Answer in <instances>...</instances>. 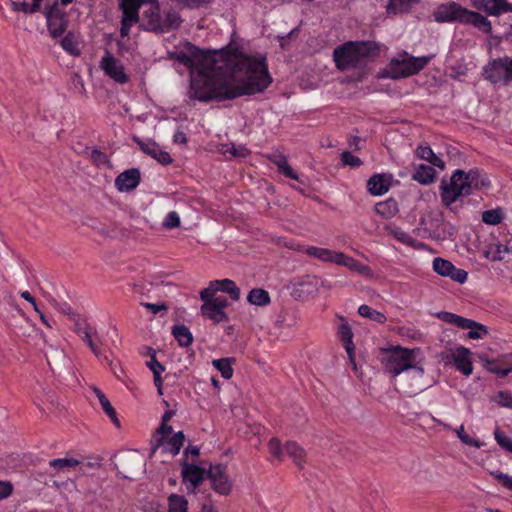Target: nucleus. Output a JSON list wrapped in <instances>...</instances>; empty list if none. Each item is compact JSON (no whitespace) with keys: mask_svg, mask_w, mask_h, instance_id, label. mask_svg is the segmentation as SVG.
I'll list each match as a JSON object with an SVG mask.
<instances>
[{"mask_svg":"<svg viewBox=\"0 0 512 512\" xmlns=\"http://www.w3.org/2000/svg\"><path fill=\"white\" fill-rule=\"evenodd\" d=\"M168 57L187 68H199L188 90L191 100L221 102L264 91L272 79L265 59L239 52L214 51L205 54L187 42L168 52Z\"/></svg>","mask_w":512,"mask_h":512,"instance_id":"obj_1","label":"nucleus"},{"mask_svg":"<svg viewBox=\"0 0 512 512\" xmlns=\"http://www.w3.org/2000/svg\"><path fill=\"white\" fill-rule=\"evenodd\" d=\"M418 353L416 349L399 346L383 351L382 363L385 370L394 376L404 373L400 384L406 392L421 391L426 387L423 381L424 369L420 366V360L417 359Z\"/></svg>","mask_w":512,"mask_h":512,"instance_id":"obj_2","label":"nucleus"},{"mask_svg":"<svg viewBox=\"0 0 512 512\" xmlns=\"http://www.w3.org/2000/svg\"><path fill=\"white\" fill-rule=\"evenodd\" d=\"M490 186V181L485 174L478 169L469 172L457 169L449 180L442 179L439 186L441 203L453 213H458L462 208V197L468 196L473 190H479Z\"/></svg>","mask_w":512,"mask_h":512,"instance_id":"obj_3","label":"nucleus"},{"mask_svg":"<svg viewBox=\"0 0 512 512\" xmlns=\"http://www.w3.org/2000/svg\"><path fill=\"white\" fill-rule=\"evenodd\" d=\"M380 46L373 41H349L336 47L333 58L336 67L342 71L354 68L367 59L378 56Z\"/></svg>","mask_w":512,"mask_h":512,"instance_id":"obj_4","label":"nucleus"},{"mask_svg":"<svg viewBox=\"0 0 512 512\" xmlns=\"http://www.w3.org/2000/svg\"><path fill=\"white\" fill-rule=\"evenodd\" d=\"M430 57H413L407 53L394 58L388 65L389 77L400 79L420 72L430 61Z\"/></svg>","mask_w":512,"mask_h":512,"instance_id":"obj_5","label":"nucleus"},{"mask_svg":"<svg viewBox=\"0 0 512 512\" xmlns=\"http://www.w3.org/2000/svg\"><path fill=\"white\" fill-rule=\"evenodd\" d=\"M483 76L494 85L512 84V58L503 56L490 60L483 68Z\"/></svg>","mask_w":512,"mask_h":512,"instance_id":"obj_6","label":"nucleus"},{"mask_svg":"<svg viewBox=\"0 0 512 512\" xmlns=\"http://www.w3.org/2000/svg\"><path fill=\"white\" fill-rule=\"evenodd\" d=\"M438 317L444 322L453 324L461 329H468L469 332L467 336L470 339H483L489 333L487 326L479 322H476L472 319L464 318L451 312H441L440 314H438Z\"/></svg>","mask_w":512,"mask_h":512,"instance_id":"obj_7","label":"nucleus"},{"mask_svg":"<svg viewBox=\"0 0 512 512\" xmlns=\"http://www.w3.org/2000/svg\"><path fill=\"white\" fill-rule=\"evenodd\" d=\"M149 0H119L120 8L123 12L121 20L120 34L122 37L128 36L130 28L140 21L138 10L147 5Z\"/></svg>","mask_w":512,"mask_h":512,"instance_id":"obj_8","label":"nucleus"},{"mask_svg":"<svg viewBox=\"0 0 512 512\" xmlns=\"http://www.w3.org/2000/svg\"><path fill=\"white\" fill-rule=\"evenodd\" d=\"M116 468L124 478L135 479L144 470L143 457L137 452H125L117 456Z\"/></svg>","mask_w":512,"mask_h":512,"instance_id":"obj_9","label":"nucleus"},{"mask_svg":"<svg viewBox=\"0 0 512 512\" xmlns=\"http://www.w3.org/2000/svg\"><path fill=\"white\" fill-rule=\"evenodd\" d=\"M468 11L467 8L452 1L439 5L433 12V17L437 23L460 22L464 24Z\"/></svg>","mask_w":512,"mask_h":512,"instance_id":"obj_10","label":"nucleus"},{"mask_svg":"<svg viewBox=\"0 0 512 512\" xmlns=\"http://www.w3.org/2000/svg\"><path fill=\"white\" fill-rule=\"evenodd\" d=\"M45 16L48 30L52 37H58L65 32L68 20L58 0H55L54 3L46 9Z\"/></svg>","mask_w":512,"mask_h":512,"instance_id":"obj_11","label":"nucleus"},{"mask_svg":"<svg viewBox=\"0 0 512 512\" xmlns=\"http://www.w3.org/2000/svg\"><path fill=\"white\" fill-rule=\"evenodd\" d=\"M99 66L115 82L125 84L129 81V76L125 73L123 64L110 51H105Z\"/></svg>","mask_w":512,"mask_h":512,"instance_id":"obj_12","label":"nucleus"},{"mask_svg":"<svg viewBox=\"0 0 512 512\" xmlns=\"http://www.w3.org/2000/svg\"><path fill=\"white\" fill-rule=\"evenodd\" d=\"M155 441L156 443L153 444L151 450L152 454H155L159 449H161L163 452H167L170 453L172 456H175L179 453L181 447L183 446L185 436L182 431H179L169 439L159 437Z\"/></svg>","mask_w":512,"mask_h":512,"instance_id":"obj_13","label":"nucleus"},{"mask_svg":"<svg viewBox=\"0 0 512 512\" xmlns=\"http://www.w3.org/2000/svg\"><path fill=\"white\" fill-rule=\"evenodd\" d=\"M471 4L475 9L483 10L490 16L512 12V4L506 0H471Z\"/></svg>","mask_w":512,"mask_h":512,"instance_id":"obj_14","label":"nucleus"},{"mask_svg":"<svg viewBox=\"0 0 512 512\" xmlns=\"http://www.w3.org/2000/svg\"><path fill=\"white\" fill-rule=\"evenodd\" d=\"M140 179V170L138 168H131L116 177L115 186L120 192H129L139 185Z\"/></svg>","mask_w":512,"mask_h":512,"instance_id":"obj_15","label":"nucleus"},{"mask_svg":"<svg viewBox=\"0 0 512 512\" xmlns=\"http://www.w3.org/2000/svg\"><path fill=\"white\" fill-rule=\"evenodd\" d=\"M156 0H149L140 17V26L147 31L152 32V25L161 24L162 17Z\"/></svg>","mask_w":512,"mask_h":512,"instance_id":"obj_16","label":"nucleus"},{"mask_svg":"<svg viewBox=\"0 0 512 512\" xmlns=\"http://www.w3.org/2000/svg\"><path fill=\"white\" fill-rule=\"evenodd\" d=\"M136 142L140 149L147 155L151 156L159 163L163 165L170 164L172 162V158L168 152L163 151L160 146L153 141H141L136 139Z\"/></svg>","mask_w":512,"mask_h":512,"instance_id":"obj_17","label":"nucleus"},{"mask_svg":"<svg viewBox=\"0 0 512 512\" xmlns=\"http://www.w3.org/2000/svg\"><path fill=\"white\" fill-rule=\"evenodd\" d=\"M392 180L391 174H375L367 181L368 191L374 196L382 195L389 190Z\"/></svg>","mask_w":512,"mask_h":512,"instance_id":"obj_18","label":"nucleus"},{"mask_svg":"<svg viewBox=\"0 0 512 512\" xmlns=\"http://www.w3.org/2000/svg\"><path fill=\"white\" fill-rule=\"evenodd\" d=\"M182 477L184 482L190 483L194 490L198 487L204 478V470L194 464L184 462L182 464Z\"/></svg>","mask_w":512,"mask_h":512,"instance_id":"obj_19","label":"nucleus"},{"mask_svg":"<svg viewBox=\"0 0 512 512\" xmlns=\"http://www.w3.org/2000/svg\"><path fill=\"white\" fill-rule=\"evenodd\" d=\"M470 351L465 347H459L452 354L453 362L457 370L461 371L464 375L469 376L472 371V362L469 359Z\"/></svg>","mask_w":512,"mask_h":512,"instance_id":"obj_20","label":"nucleus"},{"mask_svg":"<svg viewBox=\"0 0 512 512\" xmlns=\"http://www.w3.org/2000/svg\"><path fill=\"white\" fill-rule=\"evenodd\" d=\"M182 20L180 15L175 11H169L164 18L161 20V24L152 25V32L155 33H165L171 30L177 29Z\"/></svg>","mask_w":512,"mask_h":512,"instance_id":"obj_21","label":"nucleus"},{"mask_svg":"<svg viewBox=\"0 0 512 512\" xmlns=\"http://www.w3.org/2000/svg\"><path fill=\"white\" fill-rule=\"evenodd\" d=\"M340 319H341L342 323L339 327V336H340L341 341L344 343V347L349 355L351 362L355 366L354 355H353V351H354L353 332H352V329H351L349 323L347 322V320H345L343 317H341Z\"/></svg>","mask_w":512,"mask_h":512,"instance_id":"obj_22","label":"nucleus"},{"mask_svg":"<svg viewBox=\"0 0 512 512\" xmlns=\"http://www.w3.org/2000/svg\"><path fill=\"white\" fill-rule=\"evenodd\" d=\"M307 255L315 257L323 262L338 264L341 252L326 248L310 246L306 249Z\"/></svg>","mask_w":512,"mask_h":512,"instance_id":"obj_23","label":"nucleus"},{"mask_svg":"<svg viewBox=\"0 0 512 512\" xmlns=\"http://www.w3.org/2000/svg\"><path fill=\"white\" fill-rule=\"evenodd\" d=\"M465 20L464 24H471L486 34H490L492 32L491 22L478 12L469 10Z\"/></svg>","mask_w":512,"mask_h":512,"instance_id":"obj_24","label":"nucleus"},{"mask_svg":"<svg viewBox=\"0 0 512 512\" xmlns=\"http://www.w3.org/2000/svg\"><path fill=\"white\" fill-rule=\"evenodd\" d=\"M386 230L399 242H401L409 247H412L414 249H420V248L424 247L423 243L418 242L413 237H411L408 233H406L405 231H403L402 229H400L398 227L388 226V227H386Z\"/></svg>","mask_w":512,"mask_h":512,"instance_id":"obj_25","label":"nucleus"},{"mask_svg":"<svg viewBox=\"0 0 512 512\" xmlns=\"http://www.w3.org/2000/svg\"><path fill=\"white\" fill-rule=\"evenodd\" d=\"M284 451L286 454L293 459L295 464L302 468L306 456V451L303 447L293 441H288L285 444Z\"/></svg>","mask_w":512,"mask_h":512,"instance_id":"obj_26","label":"nucleus"},{"mask_svg":"<svg viewBox=\"0 0 512 512\" xmlns=\"http://www.w3.org/2000/svg\"><path fill=\"white\" fill-rule=\"evenodd\" d=\"M435 176L436 172L433 167L421 164L416 168L412 178L420 184L428 185L434 182Z\"/></svg>","mask_w":512,"mask_h":512,"instance_id":"obj_27","label":"nucleus"},{"mask_svg":"<svg viewBox=\"0 0 512 512\" xmlns=\"http://www.w3.org/2000/svg\"><path fill=\"white\" fill-rule=\"evenodd\" d=\"M416 155L420 159H423L440 169H444L445 167L444 161L441 158H439L429 146H418V148L416 149Z\"/></svg>","mask_w":512,"mask_h":512,"instance_id":"obj_28","label":"nucleus"},{"mask_svg":"<svg viewBox=\"0 0 512 512\" xmlns=\"http://www.w3.org/2000/svg\"><path fill=\"white\" fill-rule=\"evenodd\" d=\"M398 211V204L392 198L378 202L375 205V212L385 219L394 217Z\"/></svg>","mask_w":512,"mask_h":512,"instance_id":"obj_29","label":"nucleus"},{"mask_svg":"<svg viewBox=\"0 0 512 512\" xmlns=\"http://www.w3.org/2000/svg\"><path fill=\"white\" fill-rule=\"evenodd\" d=\"M512 251V247L504 246L501 243H491L484 250L483 254L487 259L492 261H502L503 253H509Z\"/></svg>","mask_w":512,"mask_h":512,"instance_id":"obj_30","label":"nucleus"},{"mask_svg":"<svg viewBox=\"0 0 512 512\" xmlns=\"http://www.w3.org/2000/svg\"><path fill=\"white\" fill-rule=\"evenodd\" d=\"M77 465H79V461L74 458H58L49 461V466L54 470L51 476H57Z\"/></svg>","mask_w":512,"mask_h":512,"instance_id":"obj_31","label":"nucleus"},{"mask_svg":"<svg viewBox=\"0 0 512 512\" xmlns=\"http://www.w3.org/2000/svg\"><path fill=\"white\" fill-rule=\"evenodd\" d=\"M201 313L203 314V316L209 318L216 324L226 321L228 319L226 313L224 311H221L212 302L203 304L201 306Z\"/></svg>","mask_w":512,"mask_h":512,"instance_id":"obj_32","label":"nucleus"},{"mask_svg":"<svg viewBox=\"0 0 512 512\" xmlns=\"http://www.w3.org/2000/svg\"><path fill=\"white\" fill-rule=\"evenodd\" d=\"M172 335L180 346L187 347L193 342V336L189 328L185 325H175L172 328Z\"/></svg>","mask_w":512,"mask_h":512,"instance_id":"obj_33","label":"nucleus"},{"mask_svg":"<svg viewBox=\"0 0 512 512\" xmlns=\"http://www.w3.org/2000/svg\"><path fill=\"white\" fill-rule=\"evenodd\" d=\"M479 359L483 362L485 369L493 374L505 377L512 372V364L508 367H501L497 361L488 359L484 354L479 355Z\"/></svg>","mask_w":512,"mask_h":512,"instance_id":"obj_34","label":"nucleus"},{"mask_svg":"<svg viewBox=\"0 0 512 512\" xmlns=\"http://www.w3.org/2000/svg\"><path fill=\"white\" fill-rule=\"evenodd\" d=\"M236 362L234 357H227L216 359L212 361V365L220 371L221 375L225 379H230L233 376L232 365Z\"/></svg>","mask_w":512,"mask_h":512,"instance_id":"obj_35","label":"nucleus"},{"mask_svg":"<svg viewBox=\"0 0 512 512\" xmlns=\"http://www.w3.org/2000/svg\"><path fill=\"white\" fill-rule=\"evenodd\" d=\"M218 291H223L230 295L231 299L237 301L240 298V289L234 281L230 279L215 280Z\"/></svg>","mask_w":512,"mask_h":512,"instance_id":"obj_36","label":"nucleus"},{"mask_svg":"<svg viewBox=\"0 0 512 512\" xmlns=\"http://www.w3.org/2000/svg\"><path fill=\"white\" fill-rule=\"evenodd\" d=\"M337 265H341V266H345L347 267L348 269L352 270V271H356L358 273H361V274H365L366 272L369 271V268L363 264H361L359 261H357L356 259L344 254L341 252L340 254V257H339V262Z\"/></svg>","mask_w":512,"mask_h":512,"instance_id":"obj_37","label":"nucleus"},{"mask_svg":"<svg viewBox=\"0 0 512 512\" xmlns=\"http://www.w3.org/2000/svg\"><path fill=\"white\" fill-rule=\"evenodd\" d=\"M249 303L257 306H263L270 303V296L264 289H252L247 297Z\"/></svg>","mask_w":512,"mask_h":512,"instance_id":"obj_38","label":"nucleus"},{"mask_svg":"<svg viewBox=\"0 0 512 512\" xmlns=\"http://www.w3.org/2000/svg\"><path fill=\"white\" fill-rule=\"evenodd\" d=\"M97 335V331L89 326L87 330H85L84 332L81 333L80 338L88 345V347L91 349V351L93 352V354L97 357V358H101V351L100 349L98 348V346L96 345V343L94 342V336Z\"/></svg>","mask_w":512,"mask_h":512,"instance_id":"obj_39","label":"nucleus"},{"mask_svg":"<svg viewBox=\"0 0 512 512\" xmlns=\"http://www.w3.org/2000/svg\"><path fill=\"white\" fill-rule=\"evenodd\" d=\"M358 313L360 316H362L364 318H368L372 321H375V322L381 323V324L386 322V320H387L386 316L383 313H381L377 310H374L370 306L365 305V304L361 305L358 308Z\"/></svg>","mask_w":512,"mask_h":512,"instance_id":"obj_40","label":"nucleus"},{"mask_svg":"<svg viewBox=\"0 0 512 512\" xmlns=\"http://www.w3.org/2000/svg\"><path fill=\"white\" fill-rule=\"evenodd\" d=\"M221 152L233 157L245 158L250 154V150L244 145H235L234 143L222 145Z\"/></svg>","mask_w":512,"mask_h":512,"instance_id":"obj_41","label":"nucleus"},{"mask_svg":"<svg viewBox=\"0 0 512 512\" xmlns=\"http://www.w3.org/2000/svg\"><path fill=\"white\" fill-rule=\"evenodd\" d=\"M62 48L71 55L78 56L80 54V49L78 45V41L75 38L74 34L69 32L65 35L61 40Z\"/></svg>","mask_w":512,"mask_h":512,"instance_id":"obj_42","label":"nucleus"},{"mask_svg":"<svg viewBox=\"0 0 512 512\" xmlns=\"http://www.w3.org/2000/svg\"><path fill=\"white\" fill-rule=\"evenodd\" d=\"M169 512H187L188 502L184 496L171 494L168 498Z\"/></svg>","mask_w":512,"mask_h":512,"instance_id":"obj_43","label":"nucleus"},{"mask_svg":"<svg viewBox=\"0 0 512 512\" xmlns=\"http://www.w3.org/2000/svg\"><path fill=\"white\" fill-rule=\"evenodd\" d=\"M317 279L315 277L306 276L301 282H299V289L294 290V295L301 297V293L307 292L312 294L316 291Z\"/></svg>","mask_w":512,"mask_h":512,"instance_id":"obj_44","label":"nucleus"},{"mask_svg":"<svg viewBox=\"0 0 512 512\" xmlns=\"http://www.w3.org/2000/svg\"><path fill=\"white\" fill-rule=\"evenodd\" d=\"M419 0H390L387 6L388 11L408 12Z\"/></svg>","mask_w":512,"mask_h":512,"instance_id":"obj_45","label":"nucleus"},{"mask_svg":"<svg viewBox=\"0 0 512 512\" xmlns=\"http://www.w3.org/2000/svg\"><path fill=\"white\" fill-rule=\"evenodd\" d=\"M453 266L454 265L450 261L443 258L437 257L433 260V269L441 276L448 277L449 274H451V271H453Z\"/></svg>","mask_w":512,"mask_h":512,"instance_id":"obj_46","label":"nucleus"},{"mask_svg":"<svg viewBox=\"0 0 512 512\" xmlns=\"http://www.w3.org/2000/svg\"><path fill=\"white\" fill-rule=\"evenodd\" d=\"M212 482V488L221 495H228L231 492L232 485L229 481L228 476L221 477L219 479H214Z\"/></svg>","mask_w":512,"mask_h":512,"instance_id":"obj_47","label":"nucleus"},{"mask_svg":"<svg viewBox=\"0 0 512 512\" xmlns=\"http://www.w3.org/2000/svg\"><path fill=\"white\" fill-rule=\"evenodd\" d=\"M503 219L501 209L486 210L482 213V221L489 225H498Z\"/></svg>","mask_w":512,"mask_h":512,"instance_id":"obj_48","label":"nucleus"},{"mask_svg":"<svg viewBox=\"0 0 512 512\" xmlns=\"http://www.w3.org/2000/svg\"><path fill=\"white\" fill-rule=\"evenodd\" d=\"M99 402H100V405H101L103 411L108 415V417L111 419L113 424L119 428L120 421L117 417L115 409L113 408V406L110 403V401L108 400V398L106 396H102V397H100Z\"/></svg>","mask_w":512,"mask_h":512,"instance_id":"obj_49","label":"nucleus"},{"mask_svg":"<svg viewBox=\"0 0 512 512\" xmlns=\"http://www.w3.org/2000/svg\"><path fill=\"white\" fill-rule=\"evenodd\" d=\"M494 438H495L497 444L502 449L512 453V438L508 437L499 428L495 429V431H494Z\"/></svg>","mask_w":512,"mask_h":512,"instance_id":"obj_50","label":"nucleus"},{"mask_svg":"<svg viewBox=\"0 0 512 512\" xmlns=\"http://www.w3.org/2000/svg\"><path fill=\"white\" fill-rule=\"evenodd\" d=\"M493 401L501 407L512 408V393L508 391H499Z\"/></svg>","mask_w":512,"mask_h":512,"instance_id":"obj_51","label":"nucleus"},{"mask_svg":"<svg viewBox=\"0 0 512 512\" xmlns=\"http://www.w3.org/2000/svg\"><path fill=\"white\" fill-rule=\"evenodd\" d=\"M457 436L459 437V439L465 444V445H468V446H472V447H476V448H480L482 446V443L479 442L478 440H475L473 438H471L464 430V425H461L459 428H457L455 430Z\"/></svg>","mask_w":512,"mask_h":512,"instance_id":"obj_52","label":"nucleus"},{"mask_svg":"<svg viewBox=\"0 0 512 512\" xmlns=\"http://www.w3.org/2000/svg\"><path fill=\"white\" fill-rule=\"evenodd\" d=\"M218 291L215 281H211L209 286L200 292V298L204 304L211 303L214 300V295Z\"/></svg>","mask_w":512,"mask_h":512,"instance_id":"obj_53","label":"nucleus"},{"mask_svg":"<svg viewBox=\"0 0 512 512\" xmlns=\"http://www.w3.org/2000/svg\"><path fill=\"white\" fill-rule=\"evenodd\" d=\"M12 6L15 11H23L25 13H34L39 10L37 4H28L24 0H14Z\"/></svg>","mask_w":512,"mask_h":512,"instance_id":"obj_54","label":"nucleus"},{"mask_svg":"<svg viewBox=\"0 0 512 512\" xmlns=\"http://www.w3.org/2000/svg\"><path fill=\"white\" fill-rule=\"evenodd\" d=\"M163 227L166 229H173L180 226V217L177 212L171 211L167 214L163 221Z\"/></svg>","mask_w":512,"mask_h":512,"instance_id":"obj_55","label":"nucleus"},{"mask_svg":"<svg viewBox=\"0 0 512 512\" xmlns=\"http://www.w3.org/2000/svg\"><path fill=\"white\" fill-rule=\"evenodd\" d=\"M207 474L211 481L214 479L224 477L226 476V466L221 464L210 466V469Z\"/></svg>","mask_w":512,"mask_h":512,"instance_id":"obj_56","label":"nucleus"},{"mask_svg":"<svg viewBox=\"0 0 512 512\" xmlns=\"http://www.w3.org/2000/svg\"><path fill=\"white\" fill-rule=\"evenodd\" d=\"M341 160L344 165L358 167L362 164V161L359 157L354 156L352 153L345 151L341 154Z\"/></svg>","mask_w":512,"mask_h":512,"instance_id":"obj_57","label":"nucleus"},{"mask_svg":"<svg viewBox=\"0 0 512 512\" xmlns=\"http://www.w3.org/2000/svg\"><path fill=\"white\" fill-rule=\"evenodd\" d=\"M506 489L512 490V477L500 472L495 471L491 473Z\"/></svg>","mask_w":512,"mask_h":512,"instance_id":"obj_58","label":"nucleus"},{"mask_svg":"<svg viewBox=\"0 0 512 512\" xmlns=\"http://www.w3.org/2000/svg\"><path fill=\"white\" fill-rule=\"evenodd\" d=\"M269 452L276 458L281 459V455L283 449L281 447L280 441L276 438L270 439L268 443Z\"/></svg>","mask_w":512,"mask_h":512,"instance_id":"obj_59","label":"nucleus"},{"mask_svg":"<svg viewBox=\"0 0 512 512\" xmlns=\"http://www.w3.org/2000/svg\"><path fill=\"white\" fill-rule=\"evenodd\" d=\"M150 351L152 352L151 358L149 361L146 362V365L153 372V374H155V371H158V373H162L165 370L164 366L157 361L155 357V351L152 349H150Z\"/></svg>","mask_w":512,"mask_h":512,"instance_id":"obj_60","label":"nucleus"},{"mask_svg":"<svg viewBox=\"0 0 512 512\" xmlns=\"http://www.w3.org/2000/svg\"><path fill=\"white\" fill-rule=\"evenodd\" d=\"M90 159L96 165H102V164H107L108 163L107 156L103 152L98 150V149H93L91 151Z\"/></svg>","mask_w":512,"mask_h":512,"instance_id":"obj_61","label":"nucleus"},{"mask_svg":"<svg viewBox=\"0 0 512 512\" xmlns=\"http://www.w3.org/2000/svg\"><path fill=\"white\" fill-rule=\"evenodd\" d=\"M448 277L458 283H464L467 280L468 274L465 270L453 266V271H451Z\"/></svg>","mask_w":512,"mask_h":512,"instance_id":"obj_62","label":"nucleus"},{"mask_svg":"<svg viewBox=\"0 0 512 512\" xmlns=\"http://www.w3.org/2000/svg\"><path fill=\"white\" fill-rule=\"evenodd\" d=\"M13 492V485L9 481L0 480V500L8 498Z\"/></svg>","mask_w":512,"mask_h":512,"instance_id":"obj_63","label":"nucleus"},{"mask_svg":"<svg viewBox=\"0 0 512 512\" xmlns=\"http://www.w3.org/2000/svg\"><path fill=\"white\" fill-rule=\"evenodd\" d=\"M142 305L153 314H158L168 310V306L165 303H142Z\"/></svg>","mask_w":512,"mask_h":512,"instance_id":"obj_64","label":"nucleus"}]
</instances>
